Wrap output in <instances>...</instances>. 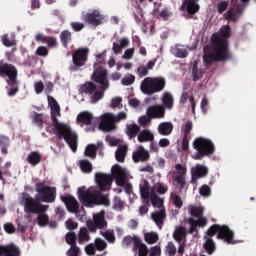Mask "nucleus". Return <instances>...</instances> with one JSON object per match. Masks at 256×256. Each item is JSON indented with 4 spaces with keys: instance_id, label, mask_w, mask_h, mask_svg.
Returning a JSON list of instances; mask_svg holds the SVG:
<instances>
[{
    "instance_id": "nucleus-1",
    "label": "nucleus",
    "mask_w": 256,
    "mask_h": 256,
    "mask_svg": "<svg viewBox=\"0 0 256 256\" xmlns=\"http://www.w3.org/2000/svg\"><path fill=\"white\" fill-rule=\"evenodd\" d=\"M95 181L100 191H98L97 187H89L88 189L85 186L79 187V201H81L85 207H93L94 205H105L109 207V205H111L109 195H103L101 191H109L111 189L113 177L106 173H96Z\"/></svg>"
},
{
    "instance_id": "nucleus-2",
    "label": "nucleus",
    "mask_w": 256,
    "mask_h": 256,
    "mask_svg": "<svg viewBox=\"0 0 256 256\" xmlns=\"http://www.w3.org/2000/svg\"><path fill=\"white\" fill-rule=\"evenodd\" d=\"M220 36L218 34H213L212 36V47L208 54H204L203 61L204 65L209 67L213 65L215 61L218 63H227L232 59V52L229 48V42L226 39H230L232 35V28L230 24H223L220 27Z\"/></svg>"
},
{
    "instance_id": "nucleus-3",
    "label": "nucleus",
    "mask_w": 256,
    "mask_h": 256,
    "mask_svg": "<svg viewBox=\"0 0 256 256\" xmlns=\"http://www.w3.org/2000/svg\"><path fill=\"white\" fill-rule=\"evenodd\" d=\"M38 195L31 197L28 193H23L22 203L24 205L25 213H34L39 215L42 211H48L49 205L43 203H54L57 197L56 187L45 185L44 181L36 183L35 186Z\"/></svg>"
},
{
    "instance_id": "nucleus-4",
    "label": "nucleus",
    "mask_w": 256,
    "mask_h": 256,
    "mask_svg": "<svg viewBox=\"0 0 256 256\" xmlns=\"http://www.w3.org/2000/svg\"><path fill=\"white\" fill-rule=\"evenodd\" d=\"M217 235V239H222L225 243L235 244V233L228 225H219L218 223H214L211 225L206 231V235H204V244L203 248L208 253V255H213L217 249V245L213 239V237Z\"/></svg>"
},
{
    "instance_id": "nucleus-5",
    "label": "nucleus",
    "mask_w": 256,
    "mask_h": 256,
    "mask_svg": "<svg viewBox=\"0 0 256 256\" xmlns=\"http://www.w3.org/2000/svg\"><path fill=\"white\" fill-rule=\"evenodd\" d=\"M58 117H61V107L58 101L55 99L54 111L52 114V125L54 128V135H56L57 139H59L60 141L64 139V141L73 151V153H76L78 149V135L77 133H74V131H72L69 125H67L66 123H60Z\"/></svg>"
},
{
    "instance_id": "nucleus-6",
    "label": "nucleus",
    "mask_w": 256,
    "mask_h": 256,
    "mask_svg": "<svg viewBox=\"0 0 256 256\" xmlns=\"http://www.w3.org/2000/svg\"><path fill=\"white\" fill-rule=\"evenodd\" d=\"M137 75L140 79L145 77L140 85L141 92L144 95H155V93L164 91L166 87V79L164 77H147L149 71L144 65L138 67Z\"/></svg>"
},
{
    "instance_id": "nucleus-7",
    "label": "nucleus",
    "mask_w": 256,
    "mask_h": 256,
    "mask_svg": "<svg viewBox=\"0 0 256 256\" xmlns=\"http://www.w3.org/2000/svg\"><path fill=\"white\" fill-rule=\"evenodd\" d=\"M93 67L94 71L92 74V80L94 81V83H98L100 89L98 91V89L96 88V92L93 95L92 100L98 103V101H101V99H103L105 91H107V89H109L110 87V83L109 79H107L108 71L107 69H105V67H100L97 62H94Z\"/></svg>"
},
{
    "instance_id": "nucleus-8",
    "label": "nucleus",
    "mask_w": 256,
    "mask_h": 256,
    "mask_svg": "<svg viewBox=\"0 0 256 256\" xmlns=\"http://www.w3.org/2000/svg\"><path fill=\"white\" fill-rule=\"evenodd\" d=\"M196 153L192 155V159L201 160L204 157H210L215 153V145L210 141V139H205L204 137H197L194 139L193 143Z\"/></svg>"
},
{
    "instance_id": "nucleus-9",
    "label": "nucleus",
    "mask_w": 256,
    "mask_h": 256,
    "mask_svg": "<svg viewBox=\"0 0 256 256\" xmlns=\"http://www.w3.org/2000/svg\"><path fill=\"white\" fill-rule=\"evenodd\" d=\"M90 54V48L87 46H81V48H76L72 52V62L73 67H70V71H78L81 67H85Z\"/></svg>"
},
{
    "instance_id": "nucleus-10",
    "label": "nucleus",
    "mask_w": 256,
    "mask_h": 256,
    "mask_svg": "<svg viewBox=\"0 0 256 256\" xmlns=\"http://www.w3.org/2000/svg\"><path fill=\"white\" fill-rule=\"evenodd\" d=\"M18 76V69L11 62H4L0 60V77L7 78L8 85H16Z\"/></svg>"
},
{
    "instance_id": "nucleus-11",
    "label": "nucleus",
    "mask_w": 256,
    "mask_h": 256,
    "mask_svg": "<svg viewBox=\"0 0 256 256\" xmlns=\"http://www.w3.org/2000/svg\"><path fill=\"white\" fill-rule=\"evenodd\" d=\"M107 225L108 223L105 211L94 213L92 219H88V221H86V226L88 227L90 233H97L98 229H106Z\"/></svg>"
},
{
    "instance_id": "nucleus-12",
    "label": "nucleus",
    "mask_w": 256,
    "mask_h": 256,
    "mask_svg": "<svg viewBox=\"0 0 256 256\" xmlns=\"http://www.w3.org/2000/svg\"><path fill=\"white\" fill-rule=\"evenodd\" d=\"M99 129L106 133L115 131L117 125H115V115L113 113H104L100 119Z\"/></svg>"
},
{
    "instance_id": "nucleus-13",
    "label": "nucleus",
    "mask_w": 256,
    "mask_h": 256,
    "mask_svg": "<svg viewBox=\"0 0 256 256\" xmlns=\"http://www.w3.org/2000/svg\"><path fill=\"white\" fill-rule=\"evenodd\" d=\"M83 20L88 24H93V26H99L103 22V16L100 10H92V12H86Z\"/></svg>"
},
{
    "instance_id": "nucleus-14",
    "label": "nucleus",
    "mask_w": 256,
    "mask_h": 256,
    "mask_svg": "<svg viewBox=\"0 0 256 256\" xmlns=\"http://www.w3.org/2000/svg\"><path fill=\"white\" fill-rule=\"evenodd\" d=\"M112 176L116 180V185L119 187H123L127 181V175L125 173V170L120 165H116L112 169Z\"/></svg>"
},
{
    "instance_id": "nucleus-15",
    "label": "nucleus",
    "mask_w": 256,
    "mask_h": 256,
    "mask_svg": "<svg viewBox=\"0 0 256 256\" xmlns=\"http://www.w3.org/2000/svg\"><path fill=\"white\" fill-rule=\"evenodd\" d=\"M63 203H65L67 210L70 213H75L77 216V209H79V201L73 195H66L65 197H61Z\"/></svg>"
},
{
    "instance_id": "nucleus-16",
    "label": "nucleus",
    "mask_w": 256,
    "mask_h": 256,
    "mask_svg": "<svg viewBox=\"0 0 256 256\" xmlns=\"http://www.w3.org/2000/svg\"><path fill=\"white\" fill-rule=\"evenodd\" d=\"M209 173L208 167H205V165H196L195 167H192L191 174H192V183H196L197 179H200L202 177H206Z\"/></svg>"
},
{
    "instance_id": "nucleus-17",
    "label": "nucleus",
    "mask_w": 256,
    "mask_h": 256,
    "mask_svg": "<svg viewBox=\"0 0 256 256\" xmlns=\"http://www.w3.org/2000/svg\"><path fill=\"white\" fill-rule=\"evenodd\" d=\"M79 91L82 94L89 95L91 97V102L95 103V101L93 100V97L97 91L96 83H93L92 81H88L83 85H80Z\"/></svg>"
},
{
    "instance_id": "nucleus-18",
    "label": "nucleus",
    "mask_w": 256,
    "mask_h": 256,
    "mask_svg": "<svg viewBox=\"0 0 256 256\" xmlns=\"http://www.w3.org/2000/svg\"><path fill=\"white\" fill-rule=\"evenodd\" d=\"M150 123L152 119H164L165 109L162 105H151L149 107Z\"/></svg>"
},
{
    "instance_id": "nucleus-19",
    "label": "nucleus",
    "mask_w": 256,
    "mask_h": 256,
    "mask_svg": "<svg viewBox=\"0 0 256 256\" xmlns=\"http://www.w3.org/2000/svg\"><path fill=\"white\" fill-rule=\"evenodd\" d=\"M152 191L153 188L150 187L148 181H144L143 185H140L141 197L144 199V203H146L147 207L150 203V199L152 200Z\"/></svg>"
},
{
    "instance_id": "nucleus-20",
    "label": "nucleus",
    "mask_w": 256,
    "mask_h": 256,
    "mask_svg": "<svg viewBox=\"0 0 256 256\" xmlns=\"http://www.w3.org/2000/svg\"><path fill=\"white\" fill-rule=\"evenodd\" d=\"M132 157L135 163H139L140 161L145 162L148 161V159H150V153L146 151V149H144L142 145H140L137 151H135V153L132 154Z\"/></svg>"
},
{
    "instance_id": "nucleus-21",
    "label": "nucleus",
    "mask_w": 256,
    "mask_h": 256,
    "mask_svg": "<svg viewBox=\"0 0 256 256\" xmlns=\"http://www.w3.org/2000/svg\"><path fill=\"white\" fill-rule=\"evenodd\" d=\"M100 149H104V145L102 142L97 143V145L91 143L90 145H87L84 155L85 157H90V159H96L97 153Z\"/></svg>"
},
{
    "instance_id": "nucleus-22",
    "label": "nucleus",
    "mask_w": 256,
    "mask_h": 256,
    "mask_svg": "<svg viewBox=\"0 0 256 256\" xmlns=\"http://www.w3.org/2000/svg\"><path fill=\"white\" fill-rule=\"evenodd\" d=\"M181 9H186L188 14H196L200 10V4H198V0H183Z\"/></svg>"
},
{
    "instance_id": "nucleus-23",
    "label": "nucleus",
    "mask_w": 256,
    "mask_h": 256,
    "mask_svg": "<svg viewBox=\"0 0 256 256\" xmlns=\"http://www.w3.org/2000/svg\"><path fill=\"white\" fill-rule=\"evenodd\" d=\"M162 107L164 108V117L166 115V109L171 111L174 107V97L172 93H169L168 91H165L162 95Z\"/></svg>"
},
{
    "instance_id": "nucleus-24",
    "label": "nucleus",
    "mask_w": 256,
    "mask_h": 256,
    "mask_svg": "<svg viewBox=\"0 0 256 256\" xmlns=\"http://www.w3.org/2000/svg\"><path fill=\"white\" fill-rule=\"evenodd\" d=\"M172 183L180 192L186 187V179H184L182 173H179L178 170L174 171L172 175Z\"/></svg>"
},
{
    "instance_id": "nucleus-25",
    "label": "nucleus",
    "mask_w": 256,
    "mask_h": 256,
    "mask_svg": "<svg viewBox=\"0 0 256 256\" xmlns=\"http://www.w3.org/2000/svg\"><path fill=\"white\" fill-rule=\"evenodd\" d=\"M159 211H154L151 215L153 221H155L156 225L162 229L164 225V221L166 219V210L164 207L159 208Z\"/></svg>"
},
{
    "instance_id": "nucleus-26",
    "label": "nucleus",
    "mask_w": 256,
    "mask_h": 256,
    "mask_svg": "<svg viewBox=\"0 0 256 256\" xmlns=\"http://www.w3.org/2000/svg\"><path fill=\"white\" fill-rule=\"evenodd\" d=\"M135 255L138 256H147L149 253V249L145 243H143L142 239L138 235H136L135 239Z\"/></svg>"
},
{
    "instance_id": "nucleus-27",
    "label": "nucleus",
    "mask_w": 256,
    "mask_h": 256,
    "mask_svg": "<svg viewBox=\"0 0 256 256\" xmlns=\"http://www.w3.org/2000/svg\"><path fill=\"white\" fill-rule=\"evenodd\" d=\"M93 115L89 113V111H82L77 115V123L81 125H92L93 123Z\"/></svg>"
},
{
    "instance_id": "nucleus-28",
    "label": "nucleus",
    "mask_w": 256,
    "mask_h": 256,
    "mask_svg": "<svg viewBox=\"0 0 256 256\" xmlns=\"http://www.w3.org/2000/svg\"><path fill=\"white\" fill-rule=\"evenodd\" d=\"M173 129H174V125L169 121H165L163 123H160V125H158V133L160 135H163L164 137L171 135V133H173Z\"/></svg>"
},
{
    "instance_id": "nucleus-29",
    "label": "nucleus",
    "mask_w": 256,
    "mask_h": 256,
    "mask_svg": "<svg viewBox=\"0 0 256 256\" xmlns=\"http://www.w3.org/2000/svg\"><path fill=\"white\" fill-rule=\"evenodd\" d=\"M73 36L71 30H62L60 32V42L65 47V49H68L69 43H72Z\"/></svg>"
},
{
    "instance_id": "nucleus-30",
    "label": "nucleus",
    "mask_w": 256,
    "mask_h": 256,
    "mask_svg": "<svg viewBox=\"0 0 256 256\" xmlns=\"http://www.w3.org/2000/svg\"><path fill=\"white\" fill-rule=\"evenodd\" d=\"M155 137L150 129H144L138 134L139 143L154 141Z\"/></svg>"
},
{
    "instance_id": "nucleus-31",
    "label": "nucleus",
    "mask_w": 256,
    "mask_h": 256,
    "mask_svg": "<svg viewBox=\"0 0 256 256\" xmlns=\"http://www.w3.org/2000/svg\"><path fill=\"white\" fill-rule=\"evenodd\" d=\"M89 227H81L78 233V243L82 244L86 241H90L91 235L89 233Z\"/></svg>"
},
{
    "instance_id": "nucleus-32",
    "label": "nucleus",
    "mask_w": 256,
    "mask_h": 256,
    "mask_svg": "<svg viewBox=\"0 0 256 256\" xmlns=\"http://www.w3.org/2000/svg\"><path fill=\"white\" fill-rule=\"evenodd\" d=\"M27 160L28 163H30V165L36 166L39 165V163H41L42 155L41 153H39V151H32L31 153H29Z\"/></svg>"
},
{
    "instance_id": "nucleus-33",
    "label": "nucleus",
    "mask_w": 256,
    "mask_h": 256,
    "mask_svg": "<svg viewBox=\"0 0 256 256\" xmlns=\"http://www.w3.org/2000/svg\"><path fill=\"white\" fill-rule=\"evenodd\" d=\"M175 241H177L178 243H182L183 239H186L187 237V229L186 227H177V229L174 231V235H173Z\"/></svg>"
},
{
    "instance_id": "nucleus-34",
    "label": "nucleus",
    "mask_w": 256,
    "mask_h": 256,
    "mask_svg": "<svg viewBox=\"0 0 256 256\" xmlns=\"http://www.w3.org/2000/svg\"><path fill=\"white\" fill-rule=\"evenodd\" d=\"M170 197L173 205L177 208V210L183 207L184 201L177 191H171Z\"/></svg>"
},
{
    "instance_id": "nucleus-35",
    "label": "nucleus",
    "mask_w": 256,
    "mask_h": 256,
    "mask_svg": "<svg viewBox=\"0 0 256 256\" xmlns=\"http://www.w3.org/2000/svg\"><path fill=\"white\" fill-rule=\"evenodd\" d=\"M126 129V134L128 135L129 139H134L138 134H140V127L136 123L127 125Z\"/></svg>"
},
{
    "instance_id": "nucleus-36",
    "label": "nucleus",
    "mask_w": 256,
    "mask_h": 256,
    "mask_svg": "<svg viewBox=\"0 0 256 256\" xmlns=\"http://www.w3.org/2000/svg\"><path fill=\"white\" fill-rule=\"evenodd\" d=\"M127 151V145H122L121 147H119L115 153L116 161H118L119 163H124Z\"/></svg>"
},
{
    "instance_id": "nucleus-37",
    "label": "nucleus",
    "mask_w": 256,
    "mask_h": 256,
    "mask_svg": "<svg viewBox=\"0 0 256 256\" xmlns=\"http://www.w3.org/2000/svg\"><path fill=\"white\" fill-rule=\"evenodd\" d=\"M225 20L231 21V22H238L239 16L237 15V10L235 11L234 8H229L226 12L223 14Z\"/></svg>"
},
{
    "instance_id": "nucleus-38",
    "label": "nucleus",
    "mask_w": 256,
    "mask_h": 256,
    "mask_svg": "<svg viewBox=\"0 0 256 256\" xmlns=\"http://www.w3.org/2000/svg\"><path fill=\"white\" fill-rule=\"evenodd\" d=\"M32 121L37 125L39 129H43L45 123V117L43 113L34 112V115H32Z\"/></svg>"
},
{
    "instance_id": "nucleus-39",
    "label": "nucleus",
    "mask_w": 256,
    "mask_h": 256,
    "mask_svg": "<svg viewBox=\"0 0 256 256\" xmlns=\"http://www.w3.org/2000/svg\"><path fill=\"white\" fill-rule=\"evenodd\" d=\"M80 169L83 173H92L93 165L88 159H83L79 162Z\"/></svg>"
},
{
    "instance_id": "nucleus-40",
    "label": "nucleus",
    "mask_w": 256,
    "mask_h": 256,
    "mask_svg": "<svg viewBox=\"0 0 256 256\" xmlns=\"http://www.w3.org/2000/svg\"><path fill=\"white\" fill-rule=\"evenodd\" d=\"M204 209L201 206L192 205L189 207V213L192 217H196L197 221H199V217L203 215Z\"/></svg>"
},
{
    "instance_id": "nucleus-41",
    "label": "nucleus",
    "mask_w": 256,
    "mask_h": 256,
    "mask_svg": "<svg viewBox=\"0 0 256 256\" xmlns=\"http://www.w3.org/2000/svg\"><path fill=\"white\" fill-rule=\"evenodd\" d=\"M9 145H10L9 137H4L3 135H0V149L4 155H7Z\"/></svg>"
},
{
    "instance_id": "nucleus-42",
    "label": "nucleus",
    "mask_w": 256,
    "mask_h": 256,
    "mask_svg": "<svg viewBox=\"0 0 256 256\" xmlns=\"http://www.w3.org/2000/svg\"><path fill=\"white\" fill-rule=\"evenodd\" d=\"M150 123H151V115H150V107H148L146 111V115H142L141 117H139V125H141V127H147L148 125H150Z\"/></svg>"
},
{
    "instance_id": "nucleus-43",
    "label": "nucleus",
    "mask_w": 256,
    "mask_h": 256,
    "mask_svg": "<svg viewBox=\"0 0 256 256\" xmlns=\"http://www.w3.org/2000/svg\"><path fill=\"white\" fill-rule=\"evenodd\" d=\"M136 239H137V235H134L133 237L131 235H126L123 238L124 245L126 246L133 245L132 251H134V253H136Z\"/></svg>"
},
{
    "instance_id": "nucleus-44",
    "label": "nucleus",
    "mask_w": 256,
    "mask_h": 256,
    "mask_svg": "<svg viewBox=\"0 0 256 256\" xmlns=\"http://www.w3.org/2000/svg\"><path fill=\"white\" fill-rule=\"evenodd\" d=\"M151 203L153 205V207H158L159 209L161 207H163V200L160 199V197H158L156 191H154V189H152L151 191Z\"/></svg>"
},
{
    "instance_id": "nucleus-45",
    "label": "nucleus",
    "mask_w": 256,
    "mask_h": 256,
    "mask_svg": "<svg viewBox=\"0 0 256 256\" xmlns=\"http://www.w3.org/2000/svg\"><path fill=\"white\" fill-rule=\"evenodd\" d=\"M49 223V215H47L46 211H41L38 213V225L40 227H45Z\"/></svg>"
},
{
    "instance_id": "nucleus-46",
    "label": "nucleus",
    "mask_w": 256,
    "mask_h": 256,
    "mask_svg": "<svg viewBox=\"0 0 256 256\" xmlns=\"http://www.w3.org/2000/svg\"><path fill=\"white\" fill-rule=\"evenodd\" d=\"M144 237H145L146 243H149L150 245H152L153 243H157L159 239L158 233H155V232L145 233Z\"/></svg>"
},
{
    "instance_id": "nucleus-47",
    "label": "nucleus",
    "mask_w": 256,
    "mask_h": 256,
    "mask_svg": "<svg viewBox=\"0 0 256 256\" xmlns=\"http://www.w3.org/2000/svg\"><path fill=\"white\" fill-rule=\"evenodd\" d=\"M249 2H250V0H240V3L237 4L236 14L238 16V19L241 16V14H243V12H244L246 6H248ZM255 2H256V0H255Z\"/></svg>"
},
{
    "instance_id": "nucleus-48",
    "label": "nucleus",
    "mask_w": 256,
    "mask_h": 256,
    "mask_svg": "<svg viewBox=\"0 0 256 256\" xmlns=\"http://www.w3.org/2000/svg\"><path fill=\"white\" fill-rule=\"evenodd\" d=\"M79 253H80V247H78L77 239H75L72 247H70L68 249V251H66V255L67 256H79Z\"/></svg>"
},
{
    "instance_id": "nucleus-49",
    "label": "nucleus",
    "mask_w": 256,
    "mask_h": 256,
    "mask_svg": "<svg viewBox=\"0 0 256 256\" xmlns=\"http://www.w3.org/2000/svg\"><path fill=\"white\" fill-rule=\"evenodd\" d=\"M106 57H107V50H103V52H100V54L96 55V63L100 67H103V65H106Z\"/></svg>"
},
{
    "instance_id": "nucleus-50",
    "label": "nucleus",
    "mask_w": 256,
    "mask_h": 256,
    "mask_svg": "<svg viewBox=\"0 0 256 256\" xmlns=\"http://www.w3.org/2000/svg\"><path fill=\"white\" fill-rule=\"evenodd\" d=\"M75 239H77V235H76L75 231H69V233H66L65 240H66V243H68V245H70V247H72L74 245Z\"/></svg>"
},
{
    "instance_id": "nucleus-51",
    "label": "nucleus",
    "mask_w": 256,
    "mask_h": 256,
    "mask_svg": "<svg viewBox=\"0 0 256 256\" xmlns=\"http://www.w3.org/2000/svg\"><path fill=\"white\" fill-rule=\"evenodd\" d=\"M95 249H97V251H104L107 249V242L104 239H95Z\"/></svg>"
},
{
    "instance_id": "nucleus-52",
    "label": "nucleus",
    "mask_w": 256,
    "mask_h": 256,
    "mask_svg": "<svg viewBox=\"0 0 256 256\" xmlns=\"http://www.w3.org/2000/svg\"><path fill=\"white\" fill-rule=\"evenodd\" d=\"M101 235H103L109 243H115L116 241L115 233H113V231H101Z\"/></svg>"
},
{
    "instance_id": "nucleus-53",
    "label": "nucleus",
    "mask_w": 256,
    "mask_h": 256,
    "mask_svg": "<svg viewBox=\"0 0 256 256\" xmlns=\"http://www.w3.org/2000/svg\"><path fill=\"white\" fill-rule=\"evenodd\" d=\"M188 224L190 225L189 233H195V231H197L198 221L192 216L188 218Z\"/></svg>"
},
{
    "instance_id": "nucleus-54",
    "label": "nucleus",
    "mask_w": 256,
    "mask_h": 256,
    "mask_svg": "<svg viewBox=\"0 0 256 256\" xmlns=\"http://www.w3.org/2000/svg\"><path fill=\"white\" fill-rule=\"evenodd\" d=\"M228 6H229V0H221V2H218L217 4L218 13L223 14V12L227 11Z\"/></svg>"
},
{
    "instance_id": "nucleus-55",
    "label": "nucleus",
    "mask_w": 256,
    "mask_h": 256,
    "mask_svg": "<svg viewBox=\"0 0 256 256\" xmlns=\"http://www.w3.org/2000/svg\"><path fill=\"white\" fill-rule=\"evenodd\" d=\"M135 75H126L121 81L122 85L129 87L130 85H133L135 83Z\"/></svg>"
},
{
    "instance_id": "nucleus-56",
    "label": "nucleus",
    "mask_w": 256,
    "mask_h": 256,
    "mask_svg": "<svg viewBox=\"0 0 256 256\" xmlns=\"http://www.w3.org/2000/svg\"><path fill=\"white\" fill-rule=\"evenodd\" d=\"M155 190L160 195H165V193L168 191V185H165V183H156Z\"/></svg>"
},
{
    "instance_id": "nucleus-57",
    "label": "nucleus",
    "mask_w": 256,
    "mask_h": 256,
    "mask_svg": "<svg viewBox=\"0 0 256 256\" xmlns=\"http://www.w3.org/2000/svg\"><path fill=\"white\" fill-rule=\"evenodd\" d=\"M193 129V121H187L184 126V130L186 132V136L188 138V141L191 140V131Z\"/></svg>"
},
{
    "instance_id": "nucleus-58",
    "label": "nucleus",
    "mask_w": 256,
    "mask_h": 256,
    "mask_svg": "<svg viewBox=\"0 0 256 256\" xmlns=\"http://www.w3.org/2000/svg\"><path fill=\"white\" fill-rule=\"evenodd\" d=\"M124 203L121 197H114L113 198V209H123Z\"/></svg>"
},
{
    "instance_id": "nucleus-59",
    "label": "nucleus",
    "mask_w": 256,
    "mask_h": 256,
    "mask_svg": "<svg viewBox=\"0 0 256 256\" xmlns=\"http://www.w3.org/2000/svg\"><path fill=\"white\" fill-rule=\"evenodd\" d=\"M44 89L45 85L43 81H38L37 83H34V91L36 95H40L41 93H43Z\"/></svg>"
},
{
    "instance_id": "nucleus-60",
    "label": "nucleus",
    "mask_w": 256,
    "mask_h": 256,
    "mask_svg": "<svg viewBox=\"0 0 256 256\" xmlns=\"http://www.w3.org/2000/svg\"><path fill=\"white\" fill-rule=\"evenodd\" d=\"M199 192L203 197H209V195H211V187H209V185H202Z\"/></svg>"
},
{
    "instance_id": "nucleus-61",
    "label": "nucleus",
    "mask_w": 256,
    "mask_h": 256,
    "mask_svg": "<svg viewBox=\"0 0 256 256\" xmlns=\"http://www.w3.org/2000/svg\"><path fill=\"white\" fill-rule=\"evenodd\" d=\"M85 252L87 253V255L95 256V253H96V243H89L88 245H86Z\"/></svg>"
},
{
    "instance_id": "nucleus-62",
    "label": "nucleus",
    "mask_w": 256,
    "mask_h": 256,
    "mask_svg": "<svg viewBox=\"0 0 256 256\" xmlns=\"http://www.w3.org/2000/svg\"><path fill=\"white\" fill-rule=\"evenodd\" d=\"M167 249V253L170 255V256H175L176 253H177V249H176V246L174 245V243L172 241H170L166 247Z\"/></svg>"
},
{
    "instance_id": "nucleus-63",
    "label": "nucleus",
    "mask_w": 256,
    "mask_h": 256,
    "mask_svg": "<svg viewBox=\"0 0 256 256\" xmlns=\"http://www.w3.org/2000/svg\"><path fill=\"white\" fill-rule=\"evenodd\" d=\"M66 228L69 229V231H73V229H77L78 223L76 221H73V219H67L65 222Z\"/></svg>"
},
{
    "instance_id": "nucleus-64",
    "label": "nucleus",
    "mask_w": 256,
    "mask_h": 256,
    "mask_svg": "<svg viewBox=\"0 0 256 256\" xmlns=\"http://www.w3.org/2000/svg\"><path fill=\"white\" fill-rule=\"evenodd\" d=\"M161 255V247L159 245H155L154 247H151L150 253L148 256H159Z\"/></svg>"
}]
</instances>
